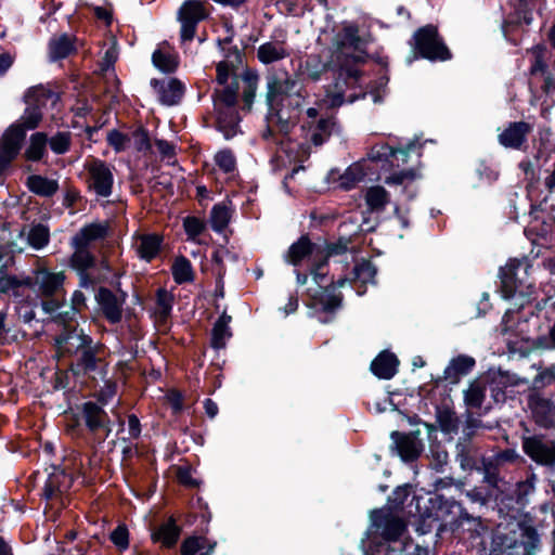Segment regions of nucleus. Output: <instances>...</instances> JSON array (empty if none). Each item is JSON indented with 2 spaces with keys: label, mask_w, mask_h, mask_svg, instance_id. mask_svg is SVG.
Segmentation results:
<instances>
[{
  "label": "nucleus",
  "mask_w": 555,
  "mask_h": 555,
  "mask_svg": "<svg viewBox=\"0 0 555 555\" xmlns=\"http://www.w3.org/2000/svg\"><path fill=\"white\" fill-rule=\"evenodd\" d=\"M530 131L531 126L528 122H512L500 133L499 141L505 147L519 149Z\"/></svg>",
  "instance_id": "obj_15"
},
{
  "label": "nucleus",
  "mask_w": 555,
  "mask_h": 555,
  "mask_svg": "<svg viewBox=\"0 0 555 555\" xmlns=\"http://www.w3.org/2000/svg\"><path fill=\"white\" fill-rule=\"evenodd\" d=\"M236 98L237 86L234 88L228 87L223 90H216L214 96L218 127L228 139L236 133V128L238 126L240 118L235 109Z\"/></svg>",
  "instance_id": "obj_2"
},
{
  "label": "nucleus",
  "mask_w": 555,
  "mask_h": 555,
  "mask_svg": "<svg viewBox=\"0 0 555 555\" xmlns=\"http://www.w3.org/2000/svg\"><path fill=\"white\" fill-rule=\"evenodd\" d=\"M96 299L106 319L116 323L121 319L124 299L115 296L111 291L101 288L96 295Z\"/></svg>",
  "instance_id": "obj_16"
},
{
  "label": "nucleus",
  "mask_w": 555,
  "mask_h": 555,
  "mask_svg": "<svg viewBox=\"0 0 555 555\" xmlns=\"http://www.w3.org/2000/svg\"><path fill=\"white\" fill-rule=\"evenodd\" d=\"M156 146L158 149V152L164 156V157H172L173 154H175V147L172 144H170L169 142L167 141H164V140H157L156 141Z\"/></svg>",
  "instance_id": "obj_63"
},
{
  "label": "nucleus",
  "mask_w": 555,
  "mask_h": 555,
  "mask_svg": "<svg viewBox=\"0 0 555 555\" xmlns=\"http://www.w3.org/2000/svg\"><path fill=\"white\" fill-rule=\"evenodd\" d=\"M533 384L535 387H546L555 384V365H552L541 371L535 376Z\"/></svg>",
  "instance_id": "obj_58"
},
{
  "label": "nucleus",
  "mask_w": 555,
  "mask_h": 555,
  "mask_svg": "<svg viewBox=\"0 0 555 555\" xmlns=\"http://www.w3.org/2000/svg\"><path fill=\"white\" fill-rule=\"evenodd\" d=\"M89 343H92V340L85 335L82 330L65 328L63 333L55 338L56 356L60 358L81 351Z\"/></svg>",
  "instance_id": "obj_10"
},
{
  "label": "nucleus",
  "mask_w": 555,
  "mask_h": 555,
  "mask_svg": "<svg viewBox=\"0 0 555 555\" xmlns=\"http://www.w3.org/2000/svg\"><path fill=\"white\" fill-rule=\"evenodd\" d=\"M415 146V143H411L408 145L406 150L404 149H392L387 144H377L371 149L367 156L371 160H382L387 159L388 157H392L398 163L401 160L402 163L406 162L408 152L412 151Z\"/></svg>",
  "instance_id": "obj_25"
},
{
  "label": "nucleus",
  "mask_w": 555,
  "mask_h": 555,
  "mask_svg": "<svg viewBox=\"0 0 555 555\" xmlns=\"http://www.w3.org/2000/svg\"><path fill=\"white\" fill-rule=\"evenodd\" d=\"M389 193L380 185L366 190L365 202L372 211H382L389 203Z\"/></svg>",
  "instance_id": "obj_33"
},
{
  "label": "nucleus",
  "mask_w": 555,
  "mask_h": 555,
  "mask_svg": "<svg viewBox=\"0 0 555 555\" xmlns=\"http://www.w3.org/2000/svg\"><path fill=\"white\" fill-rule=\"evenodd\" d=\"M296 81L289 76H272L268 80L267 101L271 109H279L283 101L292 95Z\"/></svg>",
  "instance_id": "obj_9"
},
{
  "label": "nucleus",
  "mask_w": 555,
  "mask_h": 555,
  "mask_svg": "<svg viewBox=\"0 0 555 555\" xmlns=\"http://www.w3.org/2000/svg\"><path fill=\"white\" fill-rule=\"evenodd\" d=\"M522 447L527 455L533 461L544 465L555 463V447L543 442L540 437H527L522 441Z\"/></svg>",
  "instance_id": "obj_12"
},
{
  "label": "nucleus",
  "mask_w": 555,
  "mask_h": 555,
  "mask_svg": "<svg viewBox=\"0 0 555 555\" xmlns=\"http://www.w3.org/2000/svg\"><path fill=\"white\" fill-rule=\"evenodd\" d=\"M231 336L230 328L224 323V317H221L212 328L211 344L214 348H223L227 339Z\"/></svg>",
  "instance_id": "obj_47"
},
{
  "label": "nucleus",
  "mask_w": 555,
  "mask_h": 555,
  "mask_svg": "<svg viewBox=\"0 0 555 555\" xmlns=\"http://www.w3.org/2000/svg\"><path fill=\"white\" fill-rule=\"evenodd\" d=\"M488 379L479 377L473 380L464 391V402L469 409H480L486 399Z\"/></svg>",
  "instance_id": "obj_22"
},
{
  "label": "nucleus",
  "mask_w": 555,
  "mask_h": 555,
  "mask_svg": "<svg viewBox=\"0 0 555 555\" xmlns=\"http://www.w3.org/2000/svg\"><path fill=\"white\" fill-rule=\"evenodd\" d=\"M27 241L34 248H42L49 242L48 229L41 224L33 227L28 231Z\"/></svg>",
  "instance_id": "obj_48"
},
{
  "label": "nucleus",
  "mask_w": 555,
  "mask_h": 555,
  "mask_svg": "<svg viewBox=\"0 0 555 555\" xmlns=\"http://www.w3.org/2000/svg\"><path fill=\"white\" fill-rule=\"evenodd\" d=\"M334 128V121L331 118L321 119L312 134V141L315 145H321L331 134Z\"/></svg>",
  "instance_id": "obj_51"
},
{
  "label": "nucleus",
  "mask_w": 555,
  "mask_h": 555,
  "mask_svg": "<svg viewBox=\"0 0 555 555\" xmlns=\"http://www.w3.org/2000/svg\"><path fill=\"white\" fill-rule=\"evenodd\" d=\"M72 485V478L64 472L52 474L44 486V496L47 499H53L57 493L66 491Z\"/></svg>",
  "instance_id": "obj_31"
},
{
  "label": "nucleus",
  "mask_w": 555,
  "mask_h": 555,
  "mask_svg": "<svg viewBox=\"0 0 555 555\" xmlns=\"http://www.w3.org/2000/svg\"><path fill=\"white\" fill-rule=\"evenodd\" d=\"M88 188L98 196L107 197L112 193L113 173L108 166L101 160H92L87 166Z\"/></svg>",
  "instance_id": "obj_7"
},
{
  "label": "nucleus",
  "mask_w": 555,
  "mask_h": 555,
  "mask_svg": "<svg viewBox=\"0 0 555 555\" xmlns=\"http://www.w3.org/2000/svg\"><path fill=\"white\" fill-rule=\"evenodd\" d=\"M375 274L376 270L369 261H362L354 267V281L361 284L373 283Z\"/></svg>",
  "instance_id": "obj_49"
},
{
  "label": "nucleus",
  "mask_w": 555,
  "mask_h": 555,
  "mask_svg": "<svg viewBox=\"0 0 555 555\" xmlns=\"http://www.w3.org/2000/svg\"><path fill=\"white\" fill-rule=\"evenodd\" d=\"M334 253V248L312 244L308 237L301 236L289 247L286 255L287 261L294 266L305 259L312 263L311 274L321 289L309 288V294L312 306L323 311H332L340 305V297L334 294L335 287H323L326 278L324 266L327 257Z\"/></svg>",
  "instance_id": "obj_1"
},
{
  "label": "nucleus",
  "mask_w": 555,
  "mask_h": 555,
  "mask_svg": "<svg viewBox=\"0 0 555 555\" xmlns=\"http://www.w3.org/2000/svg\"><path fill=\"white\" fill-rule=\"evenodd\" d=\"M374 524L387 541H396L405 530V524L403 520L389 511L375 513Z\"/></svg>",
  "instance_id": "obj_11"
},
{
  "label": "nucleus",
  "mask_w": 555,
  "mask_h": 555,
  "mask_svg": "<svg viewBox=\"0 0 555 555\" xmlns=\"http://www.w3.org/2000/svg\"><path fill=\"white\" fill-rule=\"evenodd\" d=\"M367 175L365 162H357L350 165L338 179V186L343 190H351L363 181Z\"/></svg>",
  "instance_id": "obj_28"
},
{
  "label": "nucleus",
  "mask_w": 555,
  "mask_h": 555,
  "mask_svg": "<svg viewBox=\"0 0 555 555\" xmlns=\"http://www.w3.org/2000/svg\"><path fill=\"white\" fill-rule=\"evenodd\" d=\"M25 137V129H20L17 125H11L4 131L0 140V175L18 155Z\"/></svg>",
  "instance_id": "obj_6"
},
{
  "label": "nucleus",
  "mask_w": 555,
  "mask_h": 555,
  "mask_svg": "<svg viewBox=\"0 0 555 555\" xmlns=\"http://www.w3.org/2000/svg\"><path fill=\"white\" fill-rule=\"evenodd\" d=\"M107 222H92L82 227L73 237L70 245L88 247L100 240L106 237L108 233Z\"/></svg>",
  "instance_id": "obj_14"
},
{
  "label": "nucleus",
  "mask_w": 555,
  "mask_h": 555,
  "mask_svg": "<svg viewBox=\"0 0 555 555\" xmlns=\"http://www.w3.org/2000/svg\"><path fill=\"white\" fill-rule=\"evenodd\" d=\"M72 247L74 253L70 258V264L74 269L85 271L93 266L94 258L88 247L79 245H72Z\"/></svg>",
  "instance_id": "obj_38"
},
{
  "label": "nucleus",
  "mask_w": 555,
  "mask_h": 555,
  "mask_svg": "<svg viewBox=\"0 0 555 555\" xmlns=\"http://www.w3.org/2000/svg\"><path fill=\"white\" fill-rule=\"evenodd\" d=\"M216 542L204 537H189L181 544V555H211Z\"/></svg>",
  "instance_id": "obj_26"
},
{
  "label": "nucleus",
  "mask_w": 555,
  "mask_h": 555,
  "mask_svg": "<svg viewBox=\"0 0 555 555\" xmlns=\"http://www.w3.org/2000/svg\"><path fill=\"white\" fill-rule=\"evenodd\" d=\"M26 185L30 192L42 197H51L59 190V182L40 175H31L27 178Z\"/></svg>",
  "instance_id": "obj_24"
},
{
  "label": "nucleus",
  "mask_w": 555,
  "mask_h": 555,
  "mask_svg": "<svg viewBox=\"0 0 555 555\" xmlns=\"http://www.w3.org/2000/svg\"><path fill=\"white\" fill-rule=\"evenodd\" d=\"M130 144H132L138 151L149 150L150 139L147 132L143 129H137L131 133Z\"/></svg>",
  "instance_id": "obj_57"
},
{
  "label": "nucleus",
  "mask_w": 555,
  "mask_h": 555,
  "mask_svg": "<svg viewBox=\"0 0 555 555\" xmlns=\"http://www.w3.org/2000/svg\"><path fill=\"white\" fill-rule=\"evenodd\" d=\"M153 64L164 73H172L177 69L179 61L173 49L167 43L162 42L152 55Z\"/></svg>",
  "instance_id": "obj_19"
},
{
  "label": "nucleus",
  "mask_w": 555,
  "mask_h": 555,
  "mask_svg": "<svg viewBox=\"0 0 555 555\" xmlns=\"http://www.w3.org/2000/svg\"><path fill=\"white\" fill-rule=\"evenodd\" d=\"M208 12L199 0H186L178 11V21L181 24V40H192L197 24L205 20Z\"/></svg>",
  "instance_id": "obj_5"
},
{
  "label": "nucleus",
  "mask_w": 555,
  "mask_h": 555,
  "mask_svg": "<svg viewBox=\"0 0 555 555\" xmlns=\"http://www.w3.org/2000/svg\"><path fill=\"white\" fill-rule=\"evenodd\" d=\"M173 296L166 289H158L156 294L155 314L159 320H166L171 312Z\"/></svg>",
  "instance_id": "obj_41"
},
{
  "label": "nucleus",
  "mask_w": 555,
  "mask_h": 555,
  "mask_svg": "<svg viewBox=\"0 0 555 555\" xmlns=\"http://www.w3.org/2000/svg\"><path fill=\"white\" fill-rule=\"evenodd\" d=\"M83 416L88 428L91 431L105 430L106 436L111 433L109 420L106 413L98 404L88 402L83 408Z\"/></svg>",
  "instance_id": "obj_20"
},
{
  "label": "nucleus",
  "mask_w": 555,
  "mask_h": 555,
  "mask_svg": "<svg viewBox=\"0 0 555 555\" xmlns=\"http://www.w3.org/2000/svg\"><path fill=\"white\" fill-rule=\"evenodd\" d=\"M180 534L179 527L173 521L163 524L154 533L153 540L170 547L176 544Z\"/></svg>",
  "instance_id": "obj_34"
},
{
  "label": "nucleus",
  "mask_w": 555,
  "mask_h": 555,
  "mask_svg": "<svg viewBox=\"0 0 555 555\" xmlns=\"http://www.w3.org/2000/svg\"><path fill=\"white\" fill-rule=\"evenodd\" d=\"M396 436V444L400 456L404 461H413L420 456L423 451V443L420 437L415 434L398 435Z\"/></svg>",
  "instance_id": "obj_18"
},
{
  "label": "nucleus",
  "mask_w": 555,
  "mask_h": 555,
  "mask_svg": "<svg viewBox=\"0 0 555 555\" xmlns=\"http://www.w3.org/2000/svg\"><path fill=\"white\" fill-rule=\"evenodd\" d=\"M118 54L119 53H118V48H117L116 39L112 38L111 39V46L105 51V54H104L102 63H101V68H102L103 72H106V70L113 68L115 62L118 59Z\"/></svg>",
  "instance_id": "obj_55"
},
{
  "label": "nucleus",
  "mask_w": 555,
  "mask_h": 555,
  "mask_svg": "<svg viewBox=\"0 0 555 555\" xmlns=\"http://www.w3.org/2000/svg\"><path fill=\"white\" fill-rule=\"evenodd\" d=\"M257 56L260 62L270 64L288 56V51L281 41L266 42L258 48Z\"/></svg>",
  "instance_id": "obj_29"
},
{
  "label": "nucleus",
  "mask_w": 555,
  "mask_h": 555,
  "mask_svg": "<svg viewBox=\"0 0 555 555\" xmlns=\"http://www.w3.org/2000/svg\"><path fill=\"white\" fill-rule=\"evenodd\" d=\"M102 349L100 346H92V343L87 344L81 350L80 362L86 371H91L96 367V362L101 360L100 354Z\"/></svg>",
  "instance_id": "obj_45"
},
{
  "label": "nucleus",
  "mask_w": 555,
  "mask_h": 555,
  "mask_svg": "<svg viewBox=\"0 0 555 555\" xmlns=\"http://www.w3.org/2000/svg\"><path fill=\"white\" fill-rule=\"evenodd\" d=\"M172 275L177 283L190 282L193 279L191 262L184 258H177L172 264Z\"/></svg>",
  "instance_id": "obj_42"
},
{
  "label": "nucleus",
  "mask_w": 555,
  "mask_h": 555,
  "mask_svg": "<svg viewBox=\"0 0 555 555\" xmlns=\"http://www.w3.org/2000/svg\"><path fill=\"white\" fill-rule=\"evenodd\" d=\"M337 91L334 93H327L326 96L322 100L323 105L326 107H337L344 103L343 88L340 82H336Z\"/></svg>",
  "instance_id": "obj_61"
},
{
  "label": "nucleus",
  "mask_w": 555,
  "mask_h": 555,
  "mask_svg": "<svg viewBox=\"0 0 555 555\" xmlns=\"http://www.w3.org/2000/svg\"><path fill=\"white\" fill-rule=\"evenodd\" d=\"M217 166L224 172H233L236 168V160L233 153L229 150H222L215 156Z\"/></svg>",
  "instance_id": "obj_52"
},
{
  "label": "nucleus",
  "mask_w": 555,
  "mask_h": 555,
  "mask_svg": "<svg viewBox=\"0 0 555 555\" xmlns=\"http://www.w3.org/2000/svg\"><path fill=\"white\" fill-rule=\"evenodd\" d=\"M415 49L418 53L430 61H446L451 57L449 49L444 46L433 25H426L414 35Z\"/></svg>",
  "instance_id": "obj_4"
},
{
  "label": "nucleus",
  "mask_w": 555,
  "mask_h": 555,
  "mask_svg": "<svg viewBox=\"0 0 555 555\" xmlns=\"http://www.w3.org/2000/svg\"><path fill=\"white\" fill-rule=\"evenodd\" d=\"M48 138L43 132H36L30 135L29 145L25 152V156L29 160H39L46 153Z\"/></svg>",
  "instance_id": "obj_37"
},
{
  "label": "nucleus",
  "mask_w": 555,
  "mask_h": 555,
  "mask_svg": "<svg viewBox=\"0 0 555 555\" xmlns=\"http://www.w3.org/2000/svg\"><path fill=\"white\" fill-rule=\"evenodd\" d=\"M111 541L119 548L126 550L129 546V534L126 526L119 525L112 533Z\"/></svg>",
  "instance_id": "obj_56"
},
{
  "label": "nucleus",
  "mask_w": 555,
  "mask_h": 555,
  "mask_svg": "<svg viewBox=\"0 0 555 555\" xmlns=\"http://www.w3.org/2000/svg\"><path fill=\"white\" fill-rule=\"evenodd\" d=\"M420 177L416 170L409 169L399 172H393L385 179L388 185H401L403 189L410 188L413 182Z\"/></svg>",
  "instance_id": "obj_43"
},
{
  "label": "nucleus",
  "mask_w": 555,
  "mask_h": 555,
  "mask_svg": "<svg viewBox=\"0 0 555 555\" xmlns=\"http://www.w3.org/2000/svg\"><path fill=\"white\" fill-rule=\"evenodd\" d=\"M72 143V133L68 131L57 132L49 140V144L51 150L55 154H64L66 153Z\"/></svg>",
  "instance_id": "obj_50"
},
{
  "label": "nucleus",
  "mask_w": 555,
  "mask_h": 555,
  "mask_svg": "<svg viewBox=\"0 0 555 555\" xmlns=\"http://www.w3.org/2000/svg\"><path fill=\"white\" fill-rule=\"evenodd\" d=\"M340 76L345 77V83L352 86L358 81L360 73L356 68H343L340 72Z\"/></svg>",
  "instance_id": "obj_64"
},
{
  "label": "nucleus",
  "mask_w": 555,
  "mask_h": 555,
  "mask_svg": "<svg viewBox=\"0 0 555 555\" xmlns=\"http://www.w3.org/2000/svg\"><path fill=\"white\" fill-rule=\"evenodd\" d=\"M230 217V209L225 204L215 205L210 217L212 229L216 231H222L228 225Z\"/></svg>",
  "instance_id": "obj_44"
},
{
  "label": "nucleus",
  "mask_w": 555,
  "mask_h": 555,
  "mask_svg": "<svg viewBox=\"0 0 555 555\" xmlns=\"http://www.w3.org/2000/svg\"><path fill=\"white\" fill-rule=\"evenodd\" d=\"M493 384L498 386H503L504 389L511 386H519L526 385L527 380L524 378H519L516 375L504 373L500 374L496 378L493 379Z\"/></svg>",
  "instance_id": "obj_59"
},
{
  "label": "nucleus",
  "mask_w": 555,
  "mask_h": 555,
  "mask_svg": "<svg viewBox=\"0 0 555 555\" xmlns=\"http://www.w3.org/2000/svg\"><path fill=\"white\" fill-rule=\"evenodd\" d=\"M437 420L440 429L444 433H455L459 428V418L455 413L449 409H441L438 411Z\"/></svg>",
  "instance_id": "obj_46"
},
{
  "label": "nucleus",
  "mask_w": 555,
  "mask_h": 555,
  "mask_svg": "<svg viewBox=\"0 0 555 555\" xmlns=\"http://www.w3.org/2000/svg\"><path fill=\"white\" fill-rule=\"evenodd\" d=\"M235 63H242V56L238 52L233 54V60H225L219 62L217 65V81L220 86H223L221 90L224 88H232L231 86H225L229 82V79H235Z\"/></svg>",
  "instance_id": "obj_32"
},
{
  "label": "nucleus",
  "mask_w": 555,
  "mask_h": 555,
  "mask_svg": "<svg viewBox=\"0 0 555 555\" xmlns=\"http://www.w3.org/2000/svg\"><path fill=\"white\" fill-rule=\"evenodd\" d=\"M258 75L246 70L243 76L244 87V101L247 105H250L255 96L258 83Z\"/></svg>",
  "instance_id": "obj_53"
},
{
  "label": "nucleus",
  "mask_w": 555,
  "mask_h": 555,
  "mask_svg": "<svg viewBox=\"0 0 555 555\" xmlns=\"http://www.w3.org/2000/svg\"><path fill=\"white\" fill-rule=\"evenodd\" d=\"M528 406L538 425L555 428V399L550 400L538 393H531L528 398Z\"/></svg>",
  "instance_id": "obj_8"
},
{
  "label": "nucleus",
  "mask_w": 555,
  "mask_h": 555,
  "mask_svg": "<svg viewBox=\"0 0 555 555\" xmlns=\"http://www.w3.org/2000/svg\"><path fill=\"white\" fill-rule=\"evenodd\" d=\"M65 275L63 272H49L47 270H38L34 279V285L40 296L52 299L42 301V308L46 312L52 313L56 311L61 305L60 299L63 297V285Z\"/></svg>",
  "instance_id": "obj_3"
},
{
  "label": "nucleus",
  "mask_w": 555,
  "mask_h": 555,
  "mask_svg": "<svg viewBox=\"0 0 555 555\" xmlns=\"http://www.w3.org/2000/svg\"><path fill=\"white\" fill-rule=\"evenodd\" d=\"M42 120V113L38 107L27 105L24 114L13 125H17L20 129H25V132L33 130L39 126Z\"/></svg>",
  "instance_id": "obj_39"
},
{
  "label": "nucleus",
  "mask_w": 555,
  "mask_h": 555,
  "mask_svg": "<svg viewBox=\"0 0 555 555\" xmlns=\"http://www.w3.org/2000/svg\"><path fill=\"white\" fill-rule=\"evenodd\" d=\"M50 57L53 61L64 59L74 51L72 39L65 35L53 38L49 43Z\"/></svg>",
  "instance_id": "obj_35"
},
{
  "label": "nucleus",
  "mask_w": 555,
  "mask_h": 555,
  "mask_svg": "<svg viewBox=\"0 0 555 555\" xmlns=\"http://www.w3.org/2000/svg\"><path fill=\"white\" fill-rule=\"evenodd\" d=\"M183 225H184L185 232L192 238L196 237L204 230L203 222L199 219L194 218V217H188L184 220Z\"/></svg>",
  "instance_id": "obj_62"
},
{
  "label": "nucleus",
  "mask_w": 555,
  "mask_h": 555,
  "mask_svg": "<svg viewBox=\"0 0 555 555\" xmlns=\"http://www.w3.org/2000/svg\"><path fill=\"white\" fill-rule=\"evenodd\" d=\"M160 242L156 234H142L135 237L134 247L142 259L151 260L158 254Z\"/></svg>",
  "instance_id": "obj_27"
},
{
  "label": "nucleus",
  "mask_w": 555,
  "mask_h": 555,
  "mask_svg": "<svg viewBox=\"0 0 555 555\" xmlns=\"http://www.w3.org/2000/svg\"><path fill=\"white\" fill-rule=\"evenodd\" d=\"M24 100L26 105L38 107L41 111V107L47 106L49 103L54 105L59 96L48 87L39 85L29 88L24 95Z\"/></svg>",
  "instance_id": "obj_21"
},
{
  "label": "nucleus",
  "mask_w": 555,
  "mask_h": 555,
  "mask_svg": "<svg viewBox=\"0 0 555 555\" xmlns=\"http://www.w3.org/2000/svg\"><path fill=\"white\" fill-rule=\"evenodd\" d=\"M152 86L157 90L159 100L166 105L178 103L184 93V86L175 78L163 82L152 80Z\"/></svg>",
  "instance_id": "obj_17"
},
{
  "label": "nucleus",
  "mask_w": 555,
  "mask_h": 555,
  "mask_svg": "<svg viewBox=\"0 0 555 555\" xmlns=\"http://www.w3.org/2000/svg\"><path fill=\"white\" fill-rule=\"evenodd\" d=\"M398 359L395 354L384 351L371 364L372 372L379 378L389 379L397 373Z\"/></svg>",
  "instance_id": "obj_23"
},
{
  "label": "nucleus",
  "mask_w": 555,
  "mask_h": 555,
  "mask_svg": "<svg viewBox=\"0 0 555 555\" xmlns=\"http://www.w3.org/2000/svg\"><path fill=\"white\" fill-rule=\"evenodd\" d=\"M513 267L512 266H506L503 270H502V285H503V288H504V293H505V297L508 298L513 295L515 288H516V285L513 281Z\"/></svg>",
  "instance_id": "obj_60"
},
{
  "label": "nucleus",
  "mask_w": 555,
  "mask_h": 555,
  "mask_svg": "<svg viewBox=\"0 0 555 555\" xmlns=\"http://www.w3.org/2000/svg\"><path fill=\"white\" fill-rule=\"evenodd\" d=\"M325 69L326 64L317 54L309 55L301 66L302 74L312 80H318Z\"/></svg>",
  "instance_id": "obj_40"
},
{
  "label": "nucleus",
  "mask_w": 555,
  "mask_h": 555,
  "mask_svg": "<svg viewBox=\"0 0 555 555\" xmlns=\"http://www.w3.org/2000/svg\"><path fill=\"white\" fill-rule=\"evenodd\" d=\"M29 284L30 282L28 279H20L15 275L9 274L4 266L0 268V293H13L16 295L18 288Z\"/></svg>",
  "instance_id": "obj_36"
},
{
  "label": "nucleus",
  "mask_w": 555,
  "mask_h": 555,
  "mask_svg": "<svg viewBox=\"0 0 555 555\" xmlns=\"http://www.w3.org/2000/svg\"><path fill=\"white\" fill-rule=\"evenodd\" d=\"M340 49L341 52L350 57L352 61L359 63L364 62L366 52H365V43L358 36L357 29L353 27H346L341 34L340 39Z\"/></svg>",
  "instance_id": "obj_13"
},
{
  "label": "nucleus",
  "mask_w": 555,
  "mask_h": 555,
  "mask_svg": "<svg viewBox=\"0 0 555 555\" xmlns=\"http://www.w3.org/2000/svg\"><path fill=\"white\" fill-rule=\"evenodd\" d=\"M107 141L117 152L124 151L130 145V137H127L117 130L108 132Z\"/></svg>",
  "instance_id": "obj_54"
},
{
  "label": "nucleus",
  "mask_w": 555,
  "mask_h": 555,
  "mask_svg": "<svg viewBox=\"0 0 555 555\" xmlns=\"http://www.w3.org/2000/svg\"><path fill=\"white\" fill-rule=\"evenodd\" d=\"M475 366V359L468 356H457L452 359L444 371L446 378L457 380L461 375L468 374Z\"/></svg>",
  "instance_id": "obj_30"
}]
</instances>
